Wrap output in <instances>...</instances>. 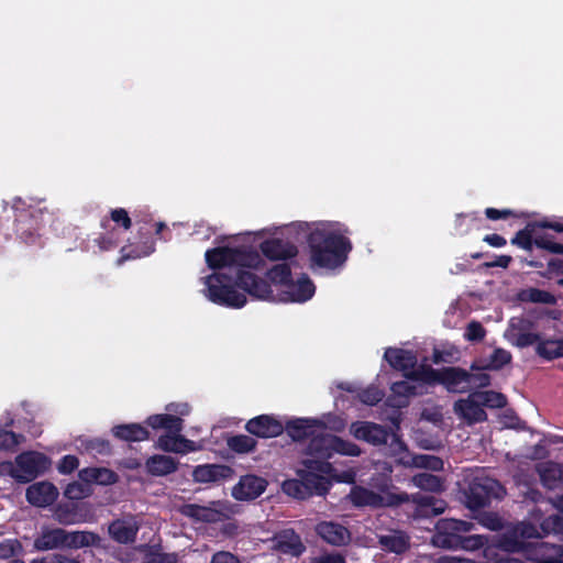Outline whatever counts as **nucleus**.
Masks as SVG:
<instances>
[{
    "label": "nucleus",
    "mask_w": 563,
    "mask_h": 563,
    "mask_svg": "<svg viewBox=\"0 0 563 563\" xmlns=\"http://www.w3.org/2000/svg\"><path fill=\"white\" fill-rule=\"evenodd\" d=\"M207 265L213 269L229 268L232 274L214 272L205 277L207 298L219 306L242 308L246 296L269 300L274 298L271 283L246 268H258L263 260L256 251L245 247L218 246L205 253Z\"/></svg>",
    "instance_id": "nucleus-1"
},
{
    "label": "nucleus",
    "mask_w": 563,
    "mask_h": 563,
    "mask_svg": "<svg viewBox=\"0 0 563 563\" xmlns=\"http://www.w3.org/2000/svg\"><path fill=\"white\" fill-rule=\"evenodd\" d=\"M314 418H291L284 422L287 435L294 442L308 440L306 454L310 457H332L334 454L358 456L361 449L335 434L317 432Z\"/></svg>",
    "instance_id": "nucleus-2"
},
{
    "label": "nucleus",
    "mask_w": 563,
    "mask_h": 563,
    "mask_svg": "<svg viewBox=\"0 0 563 563\" xmlns=\"http://www.w3.org/2000/svg\"><path fill=\"white\" fill-rule=\"evenodd\" d=\"M298 479L285 481L282 488L288 496L306 499L313 494L324 495L329 489L330 478L353 483L355 473L352 470L338 473L328 460H305V468L298 470Z\"/></svg>",
    "instance_id": "nucleus-3"
},
{
    "label": "nucleus",
    "mask_w": 563,
    "mask_h": 563,
    "mask_svg": "<svg viewBox=\"0 0 563 563\" xmlns=\"http://www.w3.org/2000/svg\"><path fill=\"white\" fill-rule=\"evenodd\" d=\"M311 268L335 269L342 266L353 249L351 240L335 230L314 229L307 236Z\"/></svg>",
    "instance_id": "nucleus-4"
},
{
    "label": "nucleus",
    "mask_w": 563,
    "mask_h": 563,
    "mask_svg": "<svg viewBox=\"0 0 563 563\" xmlns=\"http://www.w3.org/2000/svg\"><path fill=\"white\" fill-rule=\"evenodd\" d=\"M147 424L154 431L164 432L153 441L154 451L186 455L198 451L201 445L199 442L187 439L181 432L185 427H180V421L169 416H148Z\"/></svg>",
    "instance_id": "nucleus-5"
},
{
    "label": "nucleus",
    "mask_w": 563,
    "mask_h": 563,
    "mask_svg": "<svg viewBox=\"0 0 563 563\" xmlns=\"http://www.w3.org/2000/svg\"><path fill=\"white\" fill-rule=\"evenodd\" d=\"M350 433L357 440L365 441L373 445L386 444L390 440V448L395 454L407 452V445L396 433L369 421H355L350 426Z\"/></svg>",
    "instance_id": "nucleus-6"
},
{
    "label": "nucleus",
    "mask_w": 563,
    "mask_h": 563,
    "mask_svg": "<svg viewBox=\"0 0 563 563\" xmlns=\"http://www.w3.org/2000/svg\"><path fill=\"white\" fill-rule=\"evenodd\" d=\"M505 494V488L496 479L476 477L466 494V506L472 510L484 508L493 498L500 499Z\"/></svg>",
    "instance_id": "nucleus-7"
},
{
    "label": "nucleus",
    "mask_w": 563,
    "mask_h": 563,
    "mask_svg": "<svg viewBox=\"0 0 563 563\" xmlns=\"http://www.w3.org/2000/svg\"><path fill=\"white\" fill-rule=\"evenodd\" d=\"M349 498L354 506H369L374 508L396 507L404 503H408L410 499L409 495L406 493L394 494L387 492L384 494H377L361 486L352 488Z\"/></svg>",
    "instance_id": "nucleus-8"
},
{
    "label": "nucleus",
    "mask_w": 563,
    "mask_h": 563,
    "mask_svg": "<svg viewBox=\"0 0 563 563\" xmlns=\"http://www.w3.org/2000/svg\"><path fill=\"white\" fill-rule=\"evenodd\" d=\"M473 528L474 525L468 521L440 519L435 525V533L432 536L431 543L438 548L455 550L461 533L470 532Z\"/></svg>",
    "instance_id": "nucleus-9"
},
{
    "label": "nucleus",
    "mask_w": 563,
    "mask_h": 563,
    "mask_svg": "<svg viewBox=\"0 0 563 563\" xmlns=\"http://www.w3.org/2000/svg\"><path fill=\"white\" fill-rule=\"evenodd\" d=\"M49 460H4L0 463V475H8L21 483H27L43 474Z\"/></svg>",
    "instance_id": "nucleus-10"
},
{
    "label": "nucleus",
    "mask_w": 563,
    "mask_h": 563,
    "mask_svg": "<svg viewBox=\"0 0 563 563\" xmlns=\"http://www.w3.org/2000/svg\"><path fill=\"white\" fill-rule=\"evenodd\" d=\"M15 420L10 412L0 426V452L5 454H16L15 457H46L43 453L35 451L19 452L26 442V437L22 432L13 431Z\"/></svg>",
    "instance_id": "nucleus-11"
},
{
    "label": "nucleus",
    "mask_w": 563,
    "mask_h": 563,
    "mask_svg": "<svg viewBox=\"0 0 563 563\" xmlns=\"http://www.w3.org/2000/svg\"><path fill=\"white\" fill-rule=\"evenodd\" d=\"M142 526L140 516L123 514L108 526L109 537L119 544H133Z\"/></svg>",
    "instance_id": "nucleus-12"
},
{
    "label": "nucleus",
    "mask_w": 563,
    "mask_h": 563,
    "mask_svg": "<svg viewBox=\"0 0 563 563\" xmlns=\"http://www.w3.org/2000/svg\"><path fill=\"white\" fill-rule=\"evenodd\" d=\"M112 438L135 450V444L151 440V426L147 424V417L143 422H126L112 426L110 429Z\"/></svg>",
    "instance_id": "nucleus-13"
},
{
    "label": "nucleus",
    "mask_w": 563,
    "mask_h": 563,
    "mask_svg": "<svg viewBox=\"0 0 563 563\" xmlns=\"http://www.w3.org/2000/svg\"><path fill=\"white\" fill-rule=\"evenodd\" d=\"M244 429L251 435L260 439L277 438L285 431L284 421L277 416L268 413L249 419Z\"/></svg>",
    "instance_id": "nucleus-14"
},
{
    "label": "nucleus",
    "mask_w": 563,
    "mask_h": 563,
    "mask_svg": "<svg viewBox=\"0 0 563 563\" xmlns=\"http://www.w3.org/2000/svg\"><path fill=\"white\" fill-rule=\"evenodd\" d=\"M224 504L220 500L210 501L207 506L184 504L178 507L179 514L198 522L213 523L224 516Z\"/></svg>",
    "instance_id": "nucleus-15"
},
{
    "label": "nucleus",
    "mask_w": 563,
    "mask_h": 563,
    "mask_svg": "<svg viewBox=\"0 0 563 563\" xmlns=\"http://www.w3.org/2000/svg\"><path fill=\"white\" fill-rule=\"evenodd\" d=\"M261 252L271 261L292 258L298 254L295 244L282 239H268L261 243Z\"/></svg>",
    "instance_id": "nucleus-16"
},
{
    "label": "nucleus",
    "mask_w": 563,
    "mask_h": 563,
    "mask_svg": "<svg viewBox=\"0 0 563 563\" xmlns=\"http://www.w3.org/2000/svg\"><path fill=\"white\" fill-rule=\"evenodd\" d=\"M440 385L450 393H466L470 390L468 371L461 367H443Z\"/></svg>",
    "instance_id": "nucleus-17"
},
{
    "label": "nucleus",
    "mask_w": 563,
    "mask_h": 563,
    "mask_svg": "<svg viewBox=\"0 0 563 563\" xmlns=\"http://www.w3.org/2000/svg\"><path fill=\"white\" fill-rule=\"evenodd\" d=\"M266 488V481L254 476H243L233 487L232 496L238 500H251L258 497Z\"/></svg>",
    "instance_id": "nucleus-18"
},
{
    "label": "nucleus",
    "mask_w": 563,
    "mask_h": 563,
    "mask_svg": "<svg viewBox=\"0 0 563 563\" xmlns=\"http://www.w3.org/2000/svg\"><path fill=\"white\" fill-rule=\"evenodd\" d=\"M454 411L468 423L482 422L487 418L481 399L474 397V393L467 399L455 401Z\"/></svg>",
    "instance_id": "nucleus-19"
},
{
    "label": "nucleus",
    "mask_w": 563,
    "mask_h": 563,
    "mask_svg": "<svg viewBox=\"0 0 563 563\" xmlns=\"http://www.w3.org/2000/svg\"><path fill=\"white\" fill-rule=\"evenodd\" d=\"M57 488L47 482L33 484L26 489L27 501L36 507L49 506L57 499Z\"/></svg>",
    "instance_id": "nucleus-20"
},
{
    "label": "nucleus",
    "mask_w": 563,
    "mask_h": 563,
    "mask_svg": "<svg viewBox=\"0 0 563 563\" xmlns=\"http://www.w3.org/2000/svg\"><path fill=\"white\" fill-rule=\"evenodd\" d=\"M273 549L292 556H299L306 547L300 537L291 529L283 530L273 539Z\"/></svg>",
    "instance_id": "nucleus-21"
},
{
    "label": "nucleus",
    "mask_w": 563,
    "mask_h": 563,
    "mask_svg": "<svg viewBox=\"0 0 563 563\" xmlns=\"http://www.w3.org/2000/svg\"><path fill=\"white\" fill-rule=\"evenodd\" d=\"M384 358L393 368L404 372L405 375L417 365V356L409 350L388 347L384 353Z\"/></svg>",
    "instance_id": "nucleus-22"
},
{
    "label": "nucleus",
    "mask_w": 563,
    "mask_h": 563,
    "mask_svg": "<svg viewBox=\"0 0 563 563\" xmlns=\"http://www.w3.org/2000/svg\"><path fill=\"white\" fill-rule=\"evenodd\" d=\"M541 483L549 489L563 488V468L551 460L541 462L537 466Z\"/></svg>",
    "instance_id": "nucleus-23"
},
{
    "label": "nucleus",
    "mask_w": 563,
    "mask_h": 563,
    "mask_svg": "<svg viewBox=\"0 0 563 563\" xmlns=\"http://www.w3.org/2000/svg\"><path fill=\"white\" fill-rule=\"evenodd\" d=\"M378 544L384 551L402 554L410 548V537L402 530H388L378 536Z\"/></svg>",
    "instance_id": "nucleus-24"
},
{
    "label": "nucleus",
    "mask_w": 563,
    "mask_h": 563,
    "mask_svg": "<svg viewBox=\"0 0 563 563\" xmlns=\"http://www.w3.org/2000/svg\"><path fill=\"white\" fill-rule=\"evenodd\" d=\"M34 548L38 551L66 548V530L62 528H44L34 540Z\"/></svg>",
    "instance_id": "nucleus-25"
},
{
    "label": "nucleus",
    "mask_w": 563,
    "mask_h": 563,
    "mask_svg": "<svg viewBox=\"0 0 563 563\" xmlns=\"http://www.w3.org/2000/svg\"><path fill=\"white\" fill-rule=\"evenodd\" d=\"M192 475L198 483H213L230 478L233 475V470L228 465L206 464L197 466Z\"/></svg>",
    "instance_id": "nucleus-26"
},
{
    "label": "nucleus",
    "mask_w": 563,
    "mask_h": 563,
    "mask_svg": "<svg viewBox=\"0 0 563 563\" xmlns=\"http://www.w3.org/2000/svg\"><path fill=\"white\" fill-rule=\"evenodd\" d=\"M409 501L416 504V516L418 517H431L438 516L444 512L446 504L444 500L438 499L433 496L415 494L409 495Z\"/></svg>",
    "instance_id": "nucleus-27"
},
{
    "label": "nucleus",
    "mask_w": 563,
    "mask_h": 563,
    "mask_svg": "<svg viewBox=\"0 0 563 563\" xmlns=\"http://www.w3.org/2000/svg\"><path fill=\"white\" fill-rule=\"evenodd\" d=\"M314 291L316 286L307 274H301L296 282L291 279L286 288V294L294 302H306L312 298Z\"/></svg>",
    "instance_id": "nucleus-28"
},
{
    "label": "nucleus",
    "mask_w": 563,
    "mask_h": 563,
    "mask_svg": "<svg viewBox=\"0 0 563 563\" xmlns=\"http://www.w3.org/2000/svg\"><path fill=\"white\" fill-rule=\"evenodd\" d=\"M316 531L324 541L336 547L345 544L350 539L347 529L335 522H320Z\"/></svg>",
    "instance_id": "nucleus-29"
},
{
    "label": "nucleus",
    "mask_w": 563,
    "mask_h": 563,
    "mask_svg": "<svg viewBox=\"0 0 563 563\" xmlns=\"http://www.w3.org/2000/svg\"><path fill=\"white\" fill-rule=\"evenodd\" d=\"M78 476L82 482L98 485H112L119 481V476L106 467H86L79 471Z\"/></svg>",
    "instance_id": "nucleus-30"
},
{
    "label": "nucleus",
    "mask_w": 563,
    "mask_h": 563,
    "mask_svg": "<svg viewBox=\"0 0 563 563\" xmlns=\"http://www.w3.org/2000/svg\"><path fill=\"white\" fill-rule=\"evenodd\" d=\"M101 537L92 531H67L66 530V548L81 549L89 547H100Z\"/></svg>",
    "instance_id": "nucleus-31"
},
{
    "label": "nucleus",
    "mask_w": 563,
    "mask_h": 563,
    "mask_svg": "<svg viewBox=\"0 0 563 563\" xmlns=\"http://www.w3.org/2000/svg\"><path fill=\"white\" fill-rule=\"evenodd\" d=\"M77 448L80 454L88 455H110L112 445L109 440L102 438H84L77 439Z\"/></svg>",
    "instance_id": "nucleus-32"
},
{
    "label": "nucleus",
    "mask_w": 563,
    "mask_h": 563,
    "mask_svg": "<svg viewBox=\"0 0 563 563\" xmlns=\"http://www.w3.org/2000/svg\"><path fill=\"white\" fill-rule=\"evenodd\" d=\"M511 354L507 350L504 349H495L493 353L489 355L487 361L482 362L481 364H477V362H474L471 365L472 371H499L505 365L509 364L511 362Z\"/></svg>",
    "instance_id": "nucleus-33"
},
{
    "label": "nucleus",
    "mask_w": 563,
    "mask_h": 563,
    "mask_svg": "<svg viewBox=\"0 0 563 563\" xmlns=\"http://www.w3.org/2000/svg\"><path fill=\"white\" fill-rule=\"evenodd\" d=\"M227 446L236 454H249L255 452L257 440L249 434H232L225 438Z\"/></svg>",
    "instance_id": "nucleus-34"
},
{
    "label": "nucleus",
    "mask_w": 563,
    "mask_h": 563,
    "mask_svg": "<svg viewBox=\"0 0 563 563\" xmlns=\"http://www.w3.org/2000/svg\"><path fill=\"white\" fill-rule=\"evenodd\" d=\"M441 369H434L432 366L427 364H421L418 367H413V369L406 374V377L411 380L421 382L427 385H437L440 384L441 380Z\"/></svg>",
    "instance_id": "nucleus-35"
},
{
    "label": "nucleus",
    "mask_w": 563,
    "mask_h": 563,
    "mask_svg": "<svg viewBox=\"0 0 563 563\" xmlns=\"http://www.w3.org/2000/svg\"><path fill=\"white\" fill-rule=\"evenodd\" d=\"M536 353L543 360L552 361L563 357V339H541L536 346Z\"/></svg>",
    "instance_id": "nucleus-36"
},
{
    "label": "nucleus",
    "mask_w": 563,
    "mask_h": 563,
    "mask_svg": "<svg viewBox=\"0 0 563 563\" xmlns=\"http://www.w3.org/2000/svg\"><path fill=\"white\" fill-rule=\"evenodd\" d=\"M538 228V222H529L523 229L516 233L510 241L511 244L526 251H532L538 236H534Z\"/></svg>",
    "instance_id": "nucleus-37"
},
{
    "label": "nucleus",
    "mask_w": 563,
    "mask_h": 563,
    "mask_svg": "<svg viewBox=\"0 0 563 563\" xmlns=\"http://www.w3.org/2000/svg\"><path fill=\"white\" fill-rule=\"evenodd\" d=\"M313 421L317 426V429L320 430H330L332 432H343L347 426L346 419L342 415L328 412L323 413L319 418H314Z\"/></svg>",
    "instance_id": "nucleus-38"
},
{
    "label": "nucleus",
    "mask_w": 563,
    "mask_h": 563,
    "mask_svg": "<svg viewBox=\"0 0 563 563\" xmlns=\"http://www.w3.org/2000/svg\"><path fill=\"white\" fill-rule=\"evenodd\" d=\"M267 278L275 285H280L287 288L291 280V269L287 263H280L274 265L266 273Z\"/></svg>",
    "instance_id": "nucleus-39"
},
{
    "label": "nucleus",
    "mask_w": 563,
    "mask_h": 563,
    "mask_svg": "<svg viewBox=\"0 0 563 563\" xmlns=\"http://www.w3.org/2000/svg\"><path fill=\"white\" fill-rule=\"evenodd\" d=\"M53 516L60 525H74L78 521L77 506L74 504H58L54 509Z\"/></svg>",
    "instance_id": "nucleus-40"
},
{
    "label": "nucleus",
    "mask_w": 563,
    "mask_h": 563,
    "mask_svg": "<svg viewBox=\"0 0 563 563\" xmlns=\"http://www.w3.org/2000/svg\"><path fill=\"white\" fill-rule=\"evenodd\" d=\"M411 482L419 488L430 492L442 490V482L439 476L430 473H419L412 476Z\"/></svg>",
    "instance_id": "nucleus-41"
},
{
    "label": "nucleus",
    "mask_w": 563,
    "mask_h": 563,
    "mask_svg": "<svg viewBox=\"0 0 563 563\" xmlns=\"http://www.w3.org/2000/svg\"><path fill=\"white\" fill-rule=\"evenodd\" d=\"M90 482H73L67 485L64 490V495L66 498L70 500H80L92 494Z\"/></svg>",
    "instance_id": "nucleus-42"
},
{
    "label": "nucleus",
    "mask_w": 563,
    "mask_h": 563,
    "mask_svg": "<svg viewBox=\"0 0 563 563\" xmlns=\"http://www.w3.org/2000/svg\"><path fill=\"white\" fill-rule=\"evenodd\" d=\"M474 397L481 399L483 407L503 408L507 404L506 396L494 390L474 393Z\"/></svg>",
    "instance_id": "nucleus-43"
},
{
    "label": "nucleus",
    "mask_w": 563,
    "mask_h": 563,
    "mask_svg": "<svg viewBox=\"0 0 563 563\" xmlns=\"http://www.w3.org/2000/svg\"><path fill=\"white\" fill-rule=\"evenodd\" d=\"M145 467L148 473L163 476L174 472L177 464L175 460H146Z\"/></svg>",
    "instance_id": "nucleus-44"
},
{
    "label": "nucleus",
    "mask_w": 563,
    "mask_h": 563,
    "mask_svg": "<svg viewBox=\"0 0 563 563\" xmlns=\"http://www.w3.org/2000/svg\"><path fill=\"white\" fill-rule=\"evenodd\" d=\"M165 413H154L153 416H169L180 421V427H185L184 417L191 412V406L188 402H170L165 407Z\"/></svg>",
    "instance_id": "nucleus-45"
},
{
    "label": "nucleus",
    "mask_w": 563,
    "mask_h": 563,
    "mask_svg": "<svg viewBox=\"0 0 563 563\" xmlns=\"http://www.w3.org/2000/svg\"><path fill=\"white\" fill-rule=\"evenodd\" d=\"M390 390L395 397L404 398L407 400L411 396L418 395L417 386L407 382V380H400L395 382L390 386ZM406 401H399L400 405H405Z\"/></svg>",
    "instance_id": "nucleus-46"
},
{
    "label": "nucleus",
    "mask_w": 563,
    "mask_h": 563,
    "mask_svg": "<svg viewBox=\"0 0 563 563\" xmlns=\"http://www.w3.org/2000/svg\"><path fill=\"white\" fill-rule=\"evenodd\" d=\"M523 300H528L534 303H545L553 305L555 303V297L551 292L539 289V288H530L525 292Z\"/></svg>",
    "instance_id": "nucleus-47"
},
{
    "label": "nucleus",
    "mask_w": 563,
    "mask_h": 563,
    "mask_svg": "<svg viewBox=\"0 0 563 563\" xmlns=\"http://www.w3.org/2000/svg\"><path fill=\"white\" fill-rule=\"evenodd\" d=\"M563 443V437L562 435H549L541 439L534 446V453L532 457H548L550 452L548 448L550 445Z\"/></svg>",
    "instance_id": "nucleus-48"
},
{
    "label": "nucleus",
    "mask_w": 563,
    "mask_h": 563,
    "mask_svg": "<svg viewBox=\"0 0 563 563\" xmlns=\"http://www.w3.org/2000/svg\"><path fill=\"white\" fill-rule=\"evenodd\" d=\"M488 542V539L482 534H473L468 537L461 536L457 542V549L466 551H475L483 548Z\"/></svg>",
    "instance_id": "nucleus-49"
},
{
    "label": "nucleus",
    "mask_w": 563,
    "mask_h": 563,
    "mask_svg": "<svg viewBox=\"0 0 563 563\" xmlns=\"http://www.w3.org/2000/svg\"><path fill=\"white\" fill-rule=\"evenodd\" d=\"M478 523L492 531H498L504 528V522L495 512H479L474 517Z\"/></svg>",
    "instance_id": "nucleus-50"
},
{
    "label": "nucleus",
    "mask_w": 563,
    "mask_h": 563,
    "mask_svg": "<svg viewBox=\"0 0 563 563\" xmlns=\"http://www.w3.org/2000/svg\"><path fill=\"white\" fill-rule=\"evenodd\" d=\"M541 336L538 333L519 330L514 334V344L520 349L536 345L540 342Z\"/></svg>",
    "instance_id": "nucleus-51"
},
{
    "label": "nucleus",
    "mask_w": 563,
    "mask_h": 563,
    "mask_svg": "<svg viewBox=\"0 0 563 563\" xmlns=\"http://www.w3.org/2000/svg\"><path fill=\"white\" fill-rule=\"evenodd\" d=\"M357 397L361 402L368 406H375L383 399L384 393L375 386H369L362 389Z\"/></svg>",
    "instance_id": "nucleus-52"
},
{
    "label": "nucleus",
    "mask_w": 563,
    "mask_h": 563,
    "mask_svg": "<svg viewBox=\"0 0 563 563\" xmlns=\"http://www.w3.org/2000/svg\"><path fill=\"white\" fill-rule=\"evenodd\" d=\"M544 534L555 533L563 534V516L552 515L544 519L541 523Z\"/></svg>",
    "instance_id": "nucleus-53"
},
{
    "label": "nucleus",
    "mask_w": 563,
    "mask_h": 563,
    "mask_svg": "<svg viewBox=\"0 0 563 563\" xmlns=\"http://www.w3.org/2000/svg\"><path fill=\"white\" fill-rule=\"evenodd\" d=\"M109 223L112 221L118 227H121L123 230L128 231L132 227V219L129 216V212L124 208H115L110 211Z\"/></svg>",
    "instance_id": "nucleus-54"
},
{
    "label": "nucleus",
    "mask_w": 563,
    "mask_h": 563,
    "mask_svg": "<svg viewBox=\"0 0 563 563\" xmlns=\"http://www.w3.org/2000/svg\"><path fill=\"white\" fill-rule=\"evenodd\" d=\"M486 335V330L485 328L482 325L481 322L478 321H471L466 329H465V333H464V338L467 340V341H471V342H479L482 341Z\"/></svg>",
    "instance_id": "nucleus-55"
},
{
    "label": "nucleus",
    "mask_w": 563,
    "mask_h": 563,
    "mask_svg": "<svg viewBox=\"0 0 563 563\" xmlns=\"http://www.w3.org/2000/svg\"><path fill=\"white\" fill-rule=\"evenodd\" d=\"M22 551V544L16 539H9L0 543V558L8 559Z\"/></svg>",
    "instance_id": "nucleus-56"
},
{
    "label": "nucleus",
    "mask_w": 563,
    "mask_h": 563,
    "mask_svg": "<svg viewBox=\"0 0 563 563\" xmlns=\"http://www.w3.org/2000/svg\"><path fill=\"white\" fill-rule=\"evenodd\" d=\"M154 250H155L154 242L150 241L148 243L146 242L144 244V246L141 251H139L136 249H132V250L128 251V246H123L121 249V253L124 258H137L141 256H147V255L152 254L154 252Z\"/></svg>",
    "instance_id": "nucleus-57"
},
{
    "label": "nucleus",
    "mask_w": 563,
    "mask_h": 563,
    "mask_svg": "<svg viewBox=\"0 0 563 563\" xmlns=\"http://www.w3.org/2000/svg\"><path fill=\"white\" fill-rule=\"evenodd\" d=\"M536 246L553 254H563V244L553 242L547 236H537Z\"/></svg>",
    "instance_id": "nucleus-58"
},
{
    "label": "nucleus",
    "mask_w": 563,
    "mask_h": 563,
    "mask_svg": "<svg viewBox=\"0 0 563 563\" xmlns=\"http://www.w3.org/2000/svg\"><path fill=\"white\" fill-rule=\"evenodd\" d=\"M470 389L472 387H487L490 385V376L486 373H470Z\"/></svg>",
    "instance_id": "nucleus-59"
},
{
    "label": "nucleus",
    "mask_w": 563,
    "mask_h": 563,
    "mask_svg": "<svg viewBox=\"0 0 563 563\" xmlns=\"http://www.w3.org/2000/svg\"><path fill=\"white\" fill-rule=\"evenodd\" d=\"M177 556L174 553H153L143 563H176Z\"/></svg>",
    "instance_id": "nucleus-60"
},
{
    "label": "nucleus",
    "mask_w": 563,
    "mask_h": 563,
    "mask_svg": "<svg viewBox=\"0 0 563 563\" xmlns=\"http://www.w3.org/2000/svg\"><path fill=\"white\" fill-rule=\"evenodd\" d=\"M48 563H82V560L79 555L53 553L48 556Z\"/></svg>",
    "instance_id": "nucleus-61"
},
{
    "label": "nucleus",
    "mask_w": 563,
    "mask_h": 563,
    "mask_svg": "<svg viewBox=\"0 0 563 563\" xmlns=\"http://www.w3.org/2000/svg\"><path fill=\"white\" fill-rule=\"evenodd\" d=\"M516 533L523 539L541 537L538 532V529L533 525L525 522L516 528Z\"/></svg>",
    "instance_id": "nucleus-62"
},
{
    "label": "nucleus",
    "mask_w": 563,
    "mask_h": 563,
    "mask_svg": "<svg viewBox=\"0 0 563 563\" xmlns=\"http://www.w3.org/2000/svg\"><path fill=\"white\" fill-rule=\"evenodd\" d=\"M313 563H345V558L340 553H324L314 558Z\"/></svg>",
    "instance_id": "nucleus-63"
},
{
    "label": "nucleus",
    "mask_w": 563,
    "mask_h": 563,
    "mask_svg": "<svg viewBox=\"0 0 563 563\" xmlns=\"http://www.w3.org/2000/svg\"><path fill=\"white\" fill-rule=\"evenodd\" d=\"M211 563H240V561L232 553L220 551L212 556Z\"/></svg>",
    "instance_id": "nucleus-64"
}]
</instances>
